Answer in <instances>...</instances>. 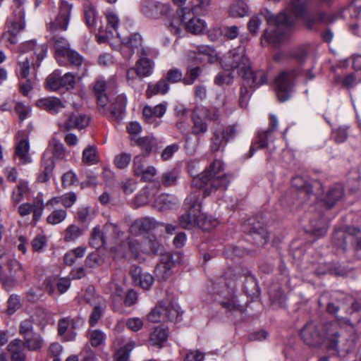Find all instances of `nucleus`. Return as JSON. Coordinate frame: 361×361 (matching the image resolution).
Returning <instances> with one entry per match:
<instances>
[{"label":"nucleus","instance_id":"nucleus-30","mask_svg":"<svg viewBox=\"0 0 361 361\" xmlns=\"http://www.w3.org/2000/svg\"><path fill=\"white\" fill-rule=\"evenodd\" d=\"M23 345L30 351H37L42 348L43 345V338L42 336L34 332L23 337Z\"/></svg>","mask_w":361,"mask_h":361},{"label":"nucleus","instance_id":"nucleus-15","mask_svg":"<svg viewBox=\"0 0 361 361\" xmlns=\"http://www.w3.org/2000/svg\"><path fill=\"white\" fill-rule=\"evenodd\" d=\"M141 11L146 17L159 18L169 13L170 6L154 0H143Z\"/></svg>","mask_w":361,"mask_h":361},{"label":"nucleus","instance_id":"nucleus-64","mask_svg":"<svg viewBox=\"0 0 361 361\" xmlns=\"http://www.w3.org/2000/svg\"><path fill=\"white\" fill-rule=\"evenodd\" d=\"M105 334L99 329L93 330L90 332V341L93 347L101 345L105 341Z\"/></svg>","mask_w":361,"mask_h":361},{"label":"nucleus","instance_id":"nucleus-62","mask_svg":"<svg viewBox=\"0 0 361 361\" xmlns=\"http://www.w3.org/2000/svg\"><path fill=\"white\" fill-rule=\"evenodd\" d=\"M20 296L16 294H12L10 295L7 301L6 312L8 314H13L20 309Z\"/></svg>","mask_w":361,"mask_h":361},{"label":"nucleus","instance_id":"nucleus-27","mask_svg":"<svg viewBox=\"0 0 361 361\" xmlns=\"http://www.w3.org/2000/svg\"><path fill=\"white\" fill-rule=\"evenodd\" d=\"M106 82L103 79L97 80L93 85V91L97 99L98 106L105 111L104 107L109 102V97L106 93Z\"/></svg>","mask_w":361,"mask_h":361},{"label":"nucleus","instance_id":"nucleus-42","mask_svg":"<svg viewBox=\"0 0 361 361\" xmlns=\"http://www.w3.org/2000/svg\"><path fill=\"white\" fill-rule=\"evenodd\" d=\"M163 312L165 321L177 322L180 315L178 308L169 301H163Z\"/></svg>","mask_w":361,"mask_h":361},{"label":"nucleus","instance_id":"nucleus-4","mask_svg":"<svg viewBox=\"0 0 361 361\" xmlns=\"http://www.w3.org/2000/svg\"><path fill=\"white\" fill-rule=\"evenodd\" d=\"M66 150L63 145L55 138H53L49 146L43 154L42 160V173L38 176V180L44 183L49 180L52 176L53 170L55 166L53 157L56 159H63L65 157Z\"/></svg>","mask_w":361,"mask_h":361},{"label":"nucleus","instance_id":"nucleus-23","mask_svg":"<svg viewBox=\"0 0 361 361\" xmlns=\"http://www.w3.org/2000/svg\"><path fill=\"white\" fill-rule=\"evenodd\" d=\"M157 226L154 219L143 217L134 221L130 226V232L134 235H138L145 232L153 230Z\"/></svg>","mask_w":361,"mask_h":361},{"label":"nucleus","instance_id":"nucleus-7","mask_svg":"<svg viewBox=\"0 0 361 361\" xmlns=\"http://www.w3.org/2000/svg\"><path fill=\"white\" fill-rule=\"evenodd\" d=\"M250 66L251 62L246 56L245 47L243 45H240L229 51L222 62V67L226 71L231 72L237 71V73L240 76L248 70Z\"/></svg>","mask_w":361,"mask_h":361},{"label":"nucleus","instance_id":"nucleus-22","mask_svg":"<svg viewBox=\"0 0 361 361\" xmlns=\"http://www.w3.org/2000/svg\"><path fill=\"white\" fill-rule=\"evenodd\" d=\"M36 105L41 109L47 111L51 115H56L64 109V105L58 97H48L39 99Z\"/></svg>","mask_w":361,"mask_h":361},{"label":"nucleus","instance_id":"nucleus-56","mask_svg":"<svg viewBox=\"0 0 361 361\" xmlns=\"http://www.w3.org/2000/svg\"><path fill=\"white\" fill-rule=\"evenodd\" d=\"M326 266L327 267V269H323L322 267H319L317 270V274L320 275L329 273L336 276H345L347 274V271L340 265L328 264Z\"/></svg>","mask_w":361,"mask_h":361},{"label":"nucleus","instance_id":"nucleus-49","mask_svg":"<svg viewBox=\"0 0 361 361\" xmlns=\"http://www.w3.org/2000/svg\"><path fill=\"white\" fill-rule=\"evenodd\" d=\"M350 237V235L342 229H337L335 231L332 242L334 245L339 248L345 250L347 245L346 240Z\"/></svg>","mask_w":361,"mask_h":361},{"label":"nucleus","instance_id":"nucleus-5","mask_svg":"<svg viewBox=\"0 0 361 361\" xmlns=\"http://www.w3.org/2000/svg\"><path fill=\"white\" fill-rule=\"evenodd\" d=\"M21 50L24 53L32 51L33 55L36 58V60L34 61L33 56H32L31 59L26 57L23 61L19 62L18 66L20 77L25 79L30 73V66H32L33 68H37L39 66L41 61L47 54V46L45 44L39 45L35 40H30L21 45Z\"/></svg>","mask_w":361,"mask_h":361},{"label":"nucleus","instance_id":"nucleus-46","mask_svg":"<svg viewBox=\"0 0 361 361\" xmlns=\"http://www.w3.org/2000/svg\"><path fill=\"white\" fill-rule=\"evenodd\" d=\"M268 13L272 15L270 12L266 11L264 13L261 12L257 15L253 16L249 20L247 27L250 33L256 35L257 33L259 25L262 22V17L267 20L266 16Z\"/></svg>","mask_w":361,"mask_h":361},{"label":"nucleus","instance_id":"nucleus-10","mask_svg":"<svg viewBox=\"0 0 361 361\" xmlns=\"http://www.w3.org/2000/svg\"><path fill=\"white\" fill-rule=\"evenodd\" d=\"M121 53L124 58L130 59L135 54L140 56H147L150 50L142 46V38L139 33L130 34L126 39H121Z\"/></svg>","mask_w":361,"mask_h":361},{"label":"nucleus","instance_id":"nucleus-45","mask_svg":"<svg viewBox=\"0 0 361 361\" xmlns=\"http://www.w3.org/2000/svg\"><path fill=\"white\" fill-rule=\"evenodd\" d=\"M49 314L46 309L42 307H38L35 309L34 314L30 318H34L35 324L43 328L48 323Z\"/></svg>","mask_w":361,"mask_h":361},{"label":"nucleus","instance_id":"nucleus-59","mask_svg":"<svg viewBox=\"0 0 361 361\" xmlns=\"http://www.w3.org/2000/svg\"><path fill=\"white\" fill-rule=\"evenodd\" d=\"M61 89L66 90H73L75 85V75L72 73H66L63 76L60 75Z\"/></svg>","mask_w":361,"mask_h":361},{"label":"nucleus","instance_id":"nucleus-48","mask_svg":"<svg viewBox=\"0 0 361 361\" xmlns=\"http://www.w3.org/2000/svg\"><path fill=\"white\" fill-rule=\"evenodd\" d=\"M45 86L49 91H58L61 89L60 71H55L49 75L46 79Z\"/></svg>","mask_w":361,"mask_h":361},{"label":"nucleus","instance_id":"nucleus-44","mask_svg":"<svg viewBox=\"0 0 361 361\" xmlns=\"http://www.w3.org/2000/svg\"><path fill=\"white\" fill-rule=\"evenodd\" d=\"M202 70L200 66L188 67L183 79V83L185 85H192L202 74Z\"/></svg>","mask_w":361,"mask_h":361},{"label":"nucleus","instance_id":"nucleus-21","mask_svg":"<svg viewBox=\"0 0 361 361\" xmlns=\"http://www.w3.org/2000/svg\"><path fill=\"white\" fill-rule=\"evenodd\" d=\"M166 102L161 103L154 107L146 106L142 110L143 117L145 121L149 124L157 126L159 122L157 121V118L162 117L166 111Z\"/></svg>","mask_w":361,"mask_h":361},{"label":"nucleus","instance_id":"nucleus-6","mask_svg":"<svg viewBox=\"0 0 361 361\" xmlns=\"http://www.w3.org/2000/svg\"><path fill=\"white\" fill-rule=\"evenodd\" d=\"M250 66L251 62L246 56L245 47L243 45H240L229 51L222 62V67L226 71L231 72L237 71V73L240 76L248 70Z\"/></svg>","mask_w":361,"mask_h":361},{"label":"nucleus","instance_id":"nucleus-2","mask_svg":"<svg viewBox=\"0 0 361 361\" xmlns=\"http://www.w3.org/2000/svg\"><path fill=\"white\" fill-rule=\"evenodd\" d=\"M300 335L307 345L317 347L325 341L327 350L337 354L352 352L358 339L355 326L349 319L344 317L338 318L336 322L324 326L310 321L301 329Z\"/></svg>","mask_w":361,"mask_h":361},{"label":"nucleus","instance_id":"nucleus-8","mask_svg":"<svg viewBox=\"0 0 361 361\" xmlns=\"http://www.w3.org/2000/svg\"><path fill=\"white\" fill-rule=\"evenodd\" d=\"M292 185L298 190V196L302 202L309 200H316L322 191L320 181L310 178H305L300 176H295L292 178Z\"/></svg>","mask_w":361,"mask_h":361},{"label":"nucleus","instance_id":"nucleus-38","mask_svg":"<svg viewBox=\"0 0 361 361\" xmlns=\"http://www.w3.org/2000/svg\"><path fill=\"white\" fill-rule=\"evenodd\" d=\"M127 99L123 95H119L116 98L115 102L111 107V114L116 120L124 114Z\"/></svg>","mask_w":361,"mask_h":361},{"label":"nucleus","instance_id":"nucleus-14","mask_svg":"<svg viewBox=\"0 0 361 361\" xmlns=\"http://www.w3.org/2000/svg\"><path fill=\"white\" fill-rule=\"evenodd\" d=\"M244 231L248 232L255 240V243L264 245L269 240V233L263 224L256 221L255 219H250L244 226Z\"/></svg>","mask_w":361,"mask_h":361},{"label":"nucleus","instance_id":"nucleus-13","mask_svg":"<svg viewBox=\"0 0 361 361\" xmlns=\"http://www.w3.org/2000/svg\"><path fill=\"white\" fill-rule=\"evenodd\" d=\"M72 5L66 1L61 0L59 7V13L55 20L51 22L48 26L49 31L54 32L58 30H66L71 16Z\"/></svg>","mask_w":361,"mask_h":361},{"label":"nucleus","instance_id":"nucleus-51","mask_svg":"<svg viewBox=\"0 0 361 361\" xmlns=\"http://www.w3.org/2000/svg\"><path fill=\"white\" fill-rule=\"evenodd\" d=\"M311 228L308 232L312 233L317 237H322L327 232V227L323 219H319L318 221H310Z\"/></svg>","mask_w":361,"mask_h":361},{"label":"nucleus","instance_id":"nucleus-57","mask_svg":"<svg viewBox=\"0 0 361 361\" xmlns=\"http://www.w3.org/2000/svg\"><path fill=\"white\" fill-rule=\"evenodd\" d=\"M193 126L192 127V133L195 135L204 134L207 130V124L202 118L198 116L192 117Z\"/></svg>","mask_w":361,"mask_h":361},{"label":"nucleus","instance_id":"nucleus-47","mask_svg":"<svg viewBox=\"0 0 361 361\" xmlns=\"http://www.w3.org/2000/svg\"><path fill=\"white\" fill-rule=\"evenodd\" d=\"M185 28L190 32L198 34L205 30L206 23L204 20L200 18H191L185 24Z\"/></svg>","mask_w":361,"mask_h":361},{"label":"nucleus","instance_id":"nucleus-20","mask_svg":"<svg viewBox=\"0 0 361 361\" xmlns=\"http://www.w3.org/2000/svg\"><path fill=\"white\" fill-rule=\"evenodd\" d=\"M175 265L173 255L171 253L162 255L161 259L155 268V274L157 277L163 281H166L172 274V269Z\"/></svg>","mask_w":361,"mask_h":361},{"label":"nucleus","instance_id":"nucleus-12","mask_svg":"<svg viewBox=\"0 0 361 361\" xmlns=\"http://www.w3.org/2000/svg\"><path fill=\"white\" fill-rule=\"evenodd\" d=\"M198 4L192 8L183 7L177 9L176 16L172 20L169 27L170 31L176 35H180L181 32V26L188 19L187 15L190 16L191 10L192 12L197 13V9H205L210 5L211 0H197Z\"/></svg>","mask_w":361,"mask_h":361},{"label":"nucleus","instance_id":"nucleus-33","mask_svg":"<svg viewBox=\"0 0 361 361\" xmlns=\"http://www.w3.org/2000/svg\"><path fill=\"white\" fill-rule=\"evenodd\" d=\"M83 11L85 23L89 29L92 30L96 23V9L89 0H85L83 2Z\"/></svg>","mask_w":361,"mask_h":361},{"label":"nucleus","instance_id":"nucleus-36","mask_svg":"<svg viewBox=\"0 0 361 361\" xmlns=\"http://www.w3.org/2000/svg\"><path fill=\"white\" fill-rule=\"evenodd\" d=\"M243 276L245 278L243 286L246 294L254 295L259 293V288L255 278L247 270L243 272Z\"/></svg>","mask_w":361,"mask_h":361},{"label":"nucleus","instance_id":"nucleus-52","mask_svg":"<svg viewBox=\"0 0 361 361\" xmlns=\"http://www.w3.org/2000/svg\"><path fill=\"white\" fill-rule=\"evenodd\" d=\"M99 157L97 154V148L94 146H88L83 150L82 161L89 165L97 163Z\"/></svg>","mask_w":361,"mask_h":361},{"label":"nucleus","instance_id":"nucleus-37","mask_svg":"<svg viewBox=\"0 0 361 361\" xmlns=\"http://www.w3.org/2000/svg\"><path fill=\"white\" fill-rule=\"evenodd\" d=\"M7 267L8 269V275L9 276H13L20 282L26 280L25 272L18 261L16 259L12 260Z\"/></svg>","mask_w":361,"mask_h":361},{"label":"nucleus","instance_id":"nucleus-58","mask_svg":"<svg viewBox=\"0 0 361 361\" xmlns=\"http://www.w3.org/2000/svg\"><path fill=\"white\" fill-rule=\"evenodd\" d=\"M221 305L229 312L243 313L245 312L244 306L238 303L236 298L233 296L231 299L226 301H222Z\"/></svg>","mask_w":361,"mask_h":361},{"label":"nucleus","instance_id":"nucleus-3","mask_svg":"<svg viewBox=\"0 0 361 361\" xmlns=\"http://www.w3.org/2000/svg\"><path fill=\"white\" fill-rule=\"evenodd\" d=\"M288 12L280 13L275 16L268 13L266 16L267 22L269 25H274L271 30L264 32V39L273 45H279L286 39L290 27L298 18L304 20L305 26L312 30L317 23H330L332 20L324 12H319L314 16L308 15L307 2L302 0H292L288 7Z\"/></svg>","mask_w":361,"mask_h":361},{"label":"nucleus","instance_id":"nucleus-9","mask_svg":"<svg viewBox=\"0 0 361 361\" xmlns=\"http://www.w3.org/2000/svg\"><path fill=\"white\" fill-rule=\"evenodd\" d=\"M298 75L296 69L285 70L281 71L275 78L276 94L280 102H286L290 98Z\"/></svg>","mask_w":361,"mask_h":361},{"label":"nucleus","instance_id":"nucleus-17","mask_svg":"<svg viewBox=\"0 0 361 361\" xmlns=\"http://www.w3.org/2000/svg\"><path fill=\"white\" fill-rule=\"evenodd\" d=\"M25 26V18H22V12H20V17H13V18L7 20V30L3 33L2 38L11 44H16L18 42L17 35L24 30Z\"/></svg>","mask_w":361,"mask_h":361},{"label":"nucleus","instance_id":"nucleus-26","mask_svg":"<svg viewBox=\"0 0 361 361\" xmlns=\"http://www.w3.org/2000/svg\"><path fill=\"white\" fill-rule=\"evenodd\" d=\"M130 274L133 283L143 289H149L154 282L153 276L149 274L142 273L141 268L139 267H134L130 271Z\"/></svg>","mask_w":361,"mask_h":361},{"label":"nucleus","instance_id":"nucleus-55","mask_svg":"<svg viewBox=\"0 0 361 361\" xmlns=\"http://www.w3.org/2000/svg\"><path fill=\"white\" fill-rule=\"evenodd\" d=\"M67 212L65 209H54L52 212L47 217V222L51 225H56L65 220Z\"/></svg>","mask_w":361,"mask_h":361},{"label":"nucleus","instance_id":"nucleus-1","mask_svg":"<svg viewBox=\"0 0 361 361\" xmlns=\"http://www.w3.org/2000/svg\"><path fill=\"white\" fill-rule=\"evenodd\" d=\"M223 170V162L215 159L208 169L192 178L191 185L195 190L185 200L186 213L179 219L182 228L191 229L197 225L202 230L208 231L212 227L211 219L200 214L202 201L210 195L212 190L227 188L231 178L228 175L221 173Z\"/></svg>","mask_w":361,"mask_h":361},{"label":"nucleus","instance_id":"nucleus-35","mask_svg":"<svg viewBox=\"0 0 361 361\" xmlns=\"http://www.w3.org/2000/svg\"><path fill=\"white\" fill-rule=\"evenodd\" d=\"M169 90L168 82L164 78L159 80L155 84L149 83L146 90L147 97H151L156 94H165Z\"/></svg>","mask_w":361,"mask_h":361},{"label":"nucleus","instance_id":"nucleus-24","mask_svg":"<svg viewBox=\"0 0 361 361\" xmlns=\"http://www.w3.org/2000/svg\"><path fill=\"white\" fill-rule=\"evenodd\" d=\"M240 77L243 78L245 83L250 88L258 87L266 83L267 80V75L264 71L254 72L252 71L251 67L244 72Z\"/></svg>","mask_w":361,"mask_h":361},{"label":"nucleus","instance_id":"nucleus-16","mask_svg":"<svg viewBox=\"0 0 361 361\" xmlns=\"http://www.w3.org/2000/svg\"><path fill=\"white\" fill-rule=\"evenodd\" d=\"M89 293H90V288L87 290L86 295H85V300L94 307L89 318V324L92 327H93L102 317L106 308V304L102 298L98 295H92L90 297L89 295Z\"/></svg>","mask_w":361,"mask_h":361},{"label":"nucleus","instance_id":"nucleus-50","mask_svg":"<svg viewBox=\"0 0 361 361\" xmlns=\"http://www.w3.org/2000/svg\"><path fill=\"white\" fill-rule=\"evenodd\" d=\"M19 282L13 276H9L4 270H0V283L6 290L10 291L16 287Z\"/></svg>","mask_w":361,"mask_h":361},{"label":"nucleus","instance_id":"nucleus-28","mask_svg":"<svg viewBox=\"0 0 361 361\" xmlns=\"http://www.w3.org/2000/svg\"><path fill=\"white\" fill-rule=\"evenodd\" d=\"M11 361H26V353L23 341L19 338L12 340L7 345Z\"/></svg>","mask_w":361,"mask_h":361},{"label":"nucleus","instance_id":"nucleus-43","mask_svg":"<svg viewBox=\"0 0 361 361\" xmlns=\"http://www.w3.org/2000/svg\"><path fill=\"white\" fill-rule=\"evenodd\" d=\"M348 11L351 16L357 18L358 23H354L350 25V27L355 35H359L355 32V30L361 25V0H354L348 6Z\"/></svg>","mask_w":361,"mask_h":361},{"label":"nucleus","instance_id":"nucleus-11","mask_svg":"<svg viewBox=\"0 0 361 361\" xmlns=\"http://www.w3.org/2000/svg\"><path fill=\"white\" fill-rule=\"evenodd\" d=\"M134 67L128 70L126 77L130 85L134 86L141 78L152 74L154 62L146 56H140Z\"/></svg>","mask_w":361,"mask_h":361},{"label":"nucleus","instance_id":"nucleus-41","mask_svg":"<svg viewBox=\"0 0 361 361\" xmlns=\"http://www.w3.org/2000/svg\"><path fill=\"white\" fill-rule=\"evenodd\" d=\"M29 142L27 140H21L16 147L15 154L23 164L31 162V159L28 154Z\"/></svg>","mask_w":361,"mask_h":361},{"label":"nucleus","instance_id":"nucleus-63","mask_svg":"<svg viewBox=\"0 0 361 361\" xmlns=\"http://www.w3.org/2000/svg\"><path fill=\"white\" fill-rule=\"evenodd\" d=\"M131 160V155L126 152L121 153L114 158V163L115 166L120 169L128 167Z\"/></svg>","mask_w":361,"mask_h":361},{"label":"nucleus","instance_id":"nucleus-39","mask_svg":"<svg viewBox=\"0 0 361 361\" xmlns=\"http://www.w3.org/2000/svg\"><path fill=\"white\" fill-rule=\"evenodd\" d=\"M51 41L54 44L56 53L59 56H65L66 53L70 50V44L63 37L54 35Z\"/></svg>","mask_w":361,"mask_h":361},{"label":"nucleus","instance_id":"nucleus-29","mask_svg":"<svg viewBox=\"0 0 361 361\" xmlns=\"http://www.w3.org/2000/svg\"><path fill=\"white\" fill-rule=\"evenodd\" d=\"M168 330L162 326H157L150 334L149 342L150 345L162 348L168 338Z\"/></svg>","mask_w":361,"mask_h":361},{"label":"nucleus","instance_id":"nucleus-19","mask_svg":"<svg viewBox=\"0 0 361 361\" xmlns=\"http://www.w3.org/2000/svg\"><path fill=\"white\" fill-rule=\"evenodd\" d=\"M269 118L270 123L268 129L264 132H259L256 141L250 146V157L252 156L257 149L264 148L268 145L269 137L278 126V121L274 115L271 114Z\"/></svg>","mask_w":361,"mask_h":361},{"label":"nucleus","instance_id":"nucleus-32","mask_svg":"<svg viewBox=\"0 0 361 361\" xmlns=\"http://www.w3.org/2000/svg\"><path fill=\"white\" fill-rule=\"evenodd\" d=\"M228 141L225 138V132L222 128H216L211 138L210 149L212 152L219 151L221 147H224Z\"/></svg>","mask_w":361,"mask_h":361},{"label":"nucleus","instance_id":"nucleus-31","mask_svg":"<svg viewBox=\"0 0 361 361\" xmlns=\"http://www.w3.org/2000/svg\"><path fill=\"white\" fill-rule=\"evenodd\" d=\"M105 16L107 21L106 32L110 34L111 37L121 38L120 35L117 32V28L119 23V18L118 16L111 10H107L105 12Z\"/></svg>","mask_w":361,"mask_h":361},{"label":"nucleus","instance_id":"nucleus-61","mask_svg":"<svg viewBox=\"0 0 361 361\" xmlns=\"http://www.w3.org/2000/svg\"><path fill=\"white\" fill-rule=\"evenodd\" d=\"M147 319L153 323L164 322L162 302L150 312Z\"/></svg>","mask_w":361,"mask_h":361},{"label":"nucleus","instance_id":"nucleus-54","mask_svg":"<svg viewBox=\"0 0 361 361\" xmlns=\"http://www.w3.org/2000/svg\"><path fill=\"white\" fill-rule=\"evenodd\" d=\"M83 233L82 229L75 224L68 226L65 231L64 241L72 242L79 238Z\"/></svg>","mask_w":361,"mask_h":361},{"label":"nucleus","instance_id":"nucleus-40","mask_svg":"<svg viewBox=\"0 0 361 361\" xmlns=\"http://www.w3.org/2000/svg\"><path fill=\"white\" fill-rule=\"evenodd\" d=\"M249 8L242 0H237L230 6L229 13L233 18H242L248 15Z\"/></svg>","mask_w":361,"mask_h":361},{"label":"nucleus","instance_id":"nucleus-34","mask_svg":"<svg viewBox=\"0 0 361 361\" xmlns=\"http://www.w3.org/2000/svg\"><path fill=\"white\" fill-rule=\"evenodd\" d=\"M191 56L201 62L210 61L211 59L214 54V50L209 46L200 45L196 48V50L190 52Z\"/></svg>","mask_w":361,"mask_h":361},{"label":"nucleus","instance_id":"nucleus-25","mask_svg":"<svg viewBox=\"0 0 361 361\" xmlns=\"http://www.w3.org/2000/svg\"><path fill=\"white\" fill-rule=\"evenodd\" d=\"M344 195L343 186L341 184H336L329 188L323 198V202L328 209H331L343 198Z\"/></svg>","mask_w":361,"mask_h":361},{"label":"nucleus","instance_id":"nucleus-53","mask_svg":"<svg viewBox=\"0 0 361 361\" xmlns=\"http://www.w3.org/2000/svg\"><path fill=\"white\" fill-rule=\"evenodd\" d=\"M105 243L104 233L99 229V227H94L92 230L91 238L90 240V245L94 247L99 248L104 245Z\"/></svg>","mask_w":361,"mask_h":361},{"label":"nucleus","instance_id":"nucleus-18","mask_svg":"<svg viewBox=\"0 0 361 361\" xmlns=\"http://www.w3.org/2000/svg\"><path fill=\"white\" fill-rule=\"evenodd\" d=\"M66 119L60 124L62 130H70L71 129H83L88 126L90 118L80 112H71L66 115Z\"/></svg>","mask_w":361,"mask_h":361},{"label":"nucleus","instance_id":"nucleus-60","mask_svg":"<svg viewBox=\"0 0 361 361\" xmlns=\"http://www.w3.org/2000/svg\"><path fill=\"white\" fill-rule=\"evenodd\" d=\"M35 324L34 318H28L23 320L19 325V334L25 337L29 334L34 333L33 324Z\"/></svg>","mask_w":361,"mask_h":361}]
</instances>
